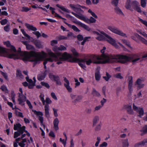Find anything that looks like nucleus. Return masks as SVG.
<instances>
[{"label":"nucleus","instance_id":"nucleus-18","mask_svg":"<svg viewBox=\"0 0 147 147\" xmlns=\"http://www.w3.org/2000/svg\"><path fill=\"white\" fill-rule=\"evenodd\" d=\"M21 139V138H19L16 139V142L18 143V145L21 147H24L25 145L27 144L28 145V143L27 142L26 139V138L23 139L22 140L19 142H18L20 141V139Z\"/></svg>","mask_w":147,"mask_h":147},{"label":"nucleus","instance_id":"nucleus-49","mask_svg":"<svg viewBox=\"0 0 147 147\" xmlns=\"http://www.w3.org/2000/svg\"><path fill=\"white\" fill-rule=\"evenodd\" d=\"M114 76L116 78L122 79L123 78V77L122 76L121 74V73H118L115 74Z\"/></svg>","mask_w":147,"mask_h":147},{"label":"nucleus","instance_id":"nucleus-22","mask_svg":"<svg viewBox=\"0 0 147 147\" xmlns=\"http://www.w3.org/2000/svg\"><path fill=\"white\" fill-rule=\"evenodd\" d=\"M124 107L126 109L127 112L129 114L133 115L134 113V112L132 109V107L131 105H124Z\"/></svg>","mask_w":147,"mask_h":147},{"label":"nucleus","instance_id":"nucleus-46","mask_svg":"<svg viewBox=\"0 0 147 147\" xmlns=\"http://www.w3.org/2000/svg\"><path fill=\"white\" fill-rule=\"evenodd\" d=\"M63 80L64 82V86H65L70 85V83L69 81L65 77H63Z\"/></svg>","mask_w":147,"mask_h":147},{"label":"nucleus","instance_id":"nucleus-60","mask_svg":"<svg viewBox=\"0 0 147 147\" xmlns=\"http://www.w3.org/2000/svg\"><path fill=\"white\" fill-rule=\"evenodd\" d=\"M10 29V27L9 25H7L4 27V30L5 32H9Z\"/></svg>","mask_w":147,"mask_h":147},{"label":"nucleus","instance_id":"nucleus-52","mask_svg":"<svg viewBox=\"0 0 147 147\" xmlns=\"http://www.w3.org/2000/svg\"><path fill=\"white\" fill-rule=\"evenodd\" d=\"M88 12L90 13L92 16L95 18H97V16L93 12L91 9H89L88 11Z\"/></svg>","mask_w":147,"mask_h":147},{"label":"nucleus","instance_id":"nucleus-25","mask_svg":"<svg viewBox=\"0 0 147 147\" xmlns=\"http://www.w3.org/2000/svg\"><path fill=\"white\" fill-rule=\"evenodd\" d=\"M70 51L72 53L73 55L75 57L73 58V62H75L74 61V59L75 58H77V57L79 56V53L77 52L76 49L74 48H71L70 49Z\"/></svg>","mask_w":147,"mask_h":147},{"label":"nucleus","instance_id":"nucleus-40","mask_svg":"<svg viewBox=\"0 0 147 147\" xmlns=\"http://www.w3.org/2000/svg\"><path fill=\"white\" fill-rule=\"evenodd\" d=\"M137 32L147 38V34L145 32L141 30H137Z\"/></svg>","mask_w":147,"mask_h":147},{"label":"nucleus","instance_id":"nucleus-43","mask_svg":"<svg viewBox=\"0 0 147 147\" xmlns=\"http://www.w3.org/2000/svg\"><path fill=\"white\" fill-rule=\"evenodd\" d=\"M44 95L43 94H41L40 95V100L42 102L43 105H45V100L44 99Z\"/></svg>","mask_w":147,"mask_h":147},{"label":"nucleus","instance_id":"nucleus-45","mask_svg":"<svg viewBox=\"0 0 147 147\" xmlns=\"http://www.w3.org/2000/svg\"><path fill=\"white\" fill-rule=\"evenodd\" d=\"M0 88L5 93H8V90L6 86L5 85H3L1 86Z\"/></svg>","mask_w":147,"mask_h":147},{"label":"nucleus","instance_id":"nucleus-64","mask_svg":"<svg viewBox=\"0 0 147 147\" xmlns=\"http://www.w3.org/2000/svg\"><path fill=\"white\" fill-rule=\"evenodd\" d=\"M139 20L141 23L145 25L146 26H147V21L145 20H144L140 18H139Z\"/></svg>","mask_w":147,"mask_h":147},{"label":"nucleus","instance_id":"nucleus-39","mask_svg":"<svg viewBox=\"0 0 147 147\" xmlns=\"http://www.w3.org/2000/svg\"><path fill=\"white\" fill-rule=\"evenodd\" d=\"M102 127V123L100 122L97 125H96L94 129L96 131H100Z\"/></svg>","mask_w":147,"mask_h":147},{"label":"nucleus","instance_id":"nucleus-8","mask_svg":"<svg viewBox=\"0 0 147 147\" xmlns=\"http://www.w3.org/2000/svg\"><path fill=\"white\" fill-rule=\"evenodd\" d=\"M94 55L92 56L91 57L90 59H82L75 58L74 59V61L75 62L78 63L79 65L84 69L86 68L85 63L88 65H90L91 63L94 62L92 59V57Z\"/></svg>","mask_w":147,"mask_h":147},{"label":"nucleus","instance_id":"nucleus-61","mask_svg":"<svg viewBox=\"0 0 147 147\" xmlns=\"http://www.w3.org/2000/svg\"><path fill=\"white\" fill-rule=\"evenodd\" d=\"M69 92H72V88L70 87V85L65 86Z\"/></svg>","mask_w":147,"mask_h":147},{"label":"nucleus","instance_id":"nucleus-29","mask_svg":"<svg viewBox=\"0 0 147 147\" xmlns=\"http://www.w3.org/2000/svg\"><path fill=\"white\" fill-rule=\"evenodd\" d=\"M56 6L63 11L68 13H69L70 12V11L69 9L66 8L63 6L59 4H57Z\"/></svg>","mask_w":147,"mask_h":147},{"label":"nucleus","instance_id":"nucleus-38","mask_svg":"<svg viewBox=\"0 0 147 147\" xmlns=\"http://www.w3.org/2000/svg\"><path fill=\"white\" fill-rule=\"evenodd\" d=\"M24 131H22V132H19V131H15L14 133V138H16L20 136L21 134L23 133Z\"/></svg>","mask_w":147,"mask_h":147},{"label":"nucleus","instance_id":"nucleus-62","mask_svg":"<svg viewBox=\"0 0 147 147\" xmlns=\"http://www.w3.org/2000/svg\"><path fill=\"white\" fill-rule=\"evenodd\" d=\"M8 20L6 19L2 20L0 21L1 24L2 25H5L7 22Z\"/></svg>","mask_w":147,"mask_h":147},{"label":"nucleus","instance_id":"nucleus-41","mask_svg":"<svg viewBox=\"0 0 147 147\" xmlns=\"http://www.w3.org/2000/svg\"><path fill=\"white\" fill-rule=\"evenodd\" d=\"M100 77L101 76L100 72L99 71H98L95 74V79L96 81H98L100 80Z\"/></svg>","mask_w":147,"mask_h":147},{"label":"nucleus","instance_id":"nucleus-37","mask_svg":"<svg viewBox=\"0 0 147 147\" xmlns=\"http://www.w3.org/2000/svg\"><path fill=\"white\" fill-rule=\"evenodd\" d=\"M122 41L124 44L127 45L131 49H132V47L130 46V43L129 41L125 39L122 40Z\"/></svg>","mask_w":147,"mask_h":147},{"label":"nucleus","instance_id":"nucleus-24","mask_svg":"<svg viewBox=\"0 0 147 147\" xmlns=\"http://www.w3.org/2000/svg\"><path fill=\"white\" fill-rule=\"evenodd\" d=\"M26 79L27 81L29 83L28 85V88L30 89L33 88L35 85V83H33V81L31 79H29L28 76L26 77Z\"/></svg>","mask_w":147,"mask_h":147},{"label":"nucleus","instance_id":"nucleus-57","mask_svg":"<svg viewBox=\"0 0 147 147\" xmlns=\"http://www.w3.org/2000/svg\"><path fill=\"white\" fill-rule=\"evenodd\" d=\"M51 45L52 46H54L58 43V41L57 40H53L51 41Z\"/></svg>","mask_w":147,"mask_h":147},{"label":"nucleus","instance_id":"nucleus-5","mask_svg":"<svg viewBox=\"0 0 147 147\" xmlns=\"http://www.w3.org/2000/svg\"><path fill=\"white\" fill-rule=\"evenodd\" d=\"M3 43L7 47L9 48L10 49L9 51L7 50L4 48L0 47V55L1 54H3L4 57L10 59L19 58V56L16 54V50L15 47L11 45L9 41L4 42Z\"/></svg>","mask_w":147,"mask_h":147},{"label":"nucleus","instance_id":"nucleus-17","mask_svg":"<svg viewBox=\"0 0 147 147\" xmlns=\"http://www.w3.org/2000/svg\"><path fill=\"white\" fill-rule=\"evenodd\" d=\"M127 82L128 84V89L130 92L133 91V78L132 76L128 77Z\"/></svg>","mask_w":147,"mask_h":147},{"label":"nucleus","instance_id":"nucleus-42","mask_svg":"<svg viewBox=\"0 0 147 147\" xmlns=\"http://www.w3.org/2000/svg\"><path fill=\"white\" fill-rule=\"evenodd\" d=\"M16 76L17 77L20 78H23V76L22 74L21 71L19 70H17Z\"/></svg>","mask_w":147,"mask_h":147},{"label":"nucleus","instance_id":"nucleus-28","mask_svg":"<svg viewBox=\"0 0 147 147\" xmlns=\"http://www.w3.org/2000/svg\"><path fill=\"white\" fill-rule=\"evenodd\" d=\"M99 120V117L98 116H96L93 119V126H95Z\"/></svg>","mask_w":147,"mask_h":147},{"label":"nucleus","instance_id":"nucleus-19","mask_svg":"<svg viewBox=\"0 0 147 147\" xmlns=\"http://www.w3.org/2000/svg\"><path fill=\"white\" fill-rule=\"evenodd\" d=\"M25 127L23 126L21 127V125L20 123H17L14 125V129L15 130H18L19 132L25 131Z\"/></svg>","mask_w":147,"mask_h":147},{"label":"nucleus","instance_id":"nucleus-21","mask_svg":"<svg viewBox=\"0 0 147 147\" xmlns=\"http://www.w3.org/2000/svg\"><path fill=\"white\" fill-rule=\"evenodd\" d=\"M59 123V119L57 118H55L53 121V128L56 131L59 129L58 127Z\"/></svg>","mask_w":147,"mask_h":147},{"label":"nucleus","instance_id":"nucleus-15","mask_svg":"<svg viewBox=\"0 0 147 147\" xmlns=\"http://www.w3.org/2000/svg\"><path fill=\"white\" fill-rule=\"evenodd\" d=\"M144 81V79L142 78H138L135 82V85H137V87L139 89L144 87L145 84L142 83Z\"/></svg>","mask_w":147,"mask_h":147},{"label":"nucleus","instance_id":"nucleus-12","mask_svg":"<svg viewBox=\"0 0 147 147\" xmlns=\"http://www.w3.org/2000/svg\"><path fill=\"white\" fill-rule=\"evenodd\" d=\"M135 37L138 40L142 42L147 45V40L144 38L140 36L138 34L136 33H134V35L131 36V38L133 40L136 41L137 42H139L138 41L136 40Z\"/></svg>","mask_w":147,"mask_h":147},{"label":"nucleus","instance_id":"nucleus-11","mask_svg":"<svg viewBox=\"0 0 147 147\" xmlns=\"http://www.w3.org/2000/svg\"><path fill=\"white\" fill-rule=\"evenodd\" d=\"M140 131L143 132V134H145L147 132V125H145L142 129L140 130ZM147 143V139L144 140L143 141L138 142L135 145V147H139L144 145L146 143Z\"/></svg>","mask_w":147,"mask_h":147},{"label":"nucleus","instance_id":"nucleus-14","mask_svg":"<svg viewBox=\"0 0 147 147\" xmlns=\"http://www.w3.org/2000/svg\"><path fill=\"white\" fill-rule=\"evenodd\" d=\"M133 108L134 110L139 114L138 116L141 117L144 114V112L142 107H138L136 106L134 104L133 105Z\"/></svg>","mask_w":147,"mask_h":147},{"label":"nucleus","instance_id":"nucleus-58","mask_svg":"<svg viewBox=\"0 0 147 147\" xmlns=\"http://www.w3.org/2000/svg\"><path fill=\"white\" fill-rule=\"evenodd\" d=\"M33 33L36 35L38 38L41 36V35L39 31H36L33 32Z\"/></svg>","mask_w":147,"mask_h":147},{"label":"nucleus","instance_id":"nucleus-2","mask_svg":"<svg viewBox=\"0 0 147 147\" xmlns=\"http://www.w3.org/2000/svg\"><path fill=\"white\" fill-rule=\"evenodd\" d=\"M47 52L50 57L45 58L44 60L43 64L44 68L45 69L47 68L46 65L48 62H52L54 61H57V63L59 65L62 63L63 61L72 57L71 54L66 52H64L62 55H61L59 53H54L49 49H47Z\"/></svg>","mask_w":147,"mask_h":147},{"label":"nucleus","instance_id":"nucleus-10","mask_svg":"<svg viewBox=\"0 0 147 147\" xmlns=\"http://www.w3.org/2000/svg\"><path fill=\"white\" fill-rule=\"evenodd\" d=\"M46 104L45 105V117L47 118H49L50 117V114L49 113V104L51 103L52 102L51 100L48 97L46 98L45 100V102Z\"/></svg>","mask_w":147,"mask_h":147},{"label":"nucleus","instance_id":"nucleus-27","mask_svg":"<svg viewBox=\"0 0 147 147\" xmlns=\"http://www.w3.org/2000/svg\"><path fill=\"white\" fill-rule=\"evenodd\" d=\"M46 74L45 72L39 74L37 76V79L39 81L43 80L45 78Z\"/></svg>","mask_w":147,"mask_h":147},{"label":"nucleus","instance_id":"nucleus-26","mask_svg":"<svg viewBox=\"0 0 147 147\" xmlns=\"http://www.w3.org/2000/svg\"><path fill=\"white\" fill-rule=\"evenodd\" d=\"M64 22L69 27L71 28L73 30L76 32H79L80 30L74 25H72L70 24H68L65 21H64Z\"/></svg>","mask_w":147,"mask_h":147},{"label":"nucleus","instance_id":"nucleus-53","mask_svg":"<svg viewBox=\"0 0 147 147\" xmlns=\"http://www.w3.org/2000/svg\"><path fill=\"white\" fill-rule=\"evenodd\" d=\"M40 84L42 86H44L48 88H49L50 87L49 85L47 83L42 82H41Z\"/></svg>","mask_w":147,"mask_h":147},{"label":"nucleus","instance_id":"nucleus-7","mask_svg":"<svg viewBox=\"0 0 147 147\" xmlns=\"http://www.w3.org/2000/svg\"><path fill=\"white\" fill-rule=\"evenodd\" d=\"M120 63L127 64L128 62H131L133 64H135L141 61L139 55L137 54L131 55H121Z\"/></svg>","mask_w":147,"mask_h":147},{"label":"nucleus","instance_id":"nucleus-32","mask_svg":"<svg viewBox=\"0 0 147 147\" xmlns=\"http://www.w3.org/2000/svg\"><path fill=\"white\" fill-rule=\"evenodd\" d=\"M15 96L16 94L14 93V91L11 90V93L10 97L11 98V99L12 101L14 104H16V102L15 100Z\"/></svg>","mask_w":147,"mask_h":147},{"label":"nucleus","instance_id":"nucleus-44","mask_svg":"<svg viewBox=\"0 0 147 147\" xmlns=\"http://www.w3.org/2000/svg\"><path fill=\"white\" fill-rule=\"evenodd\" d=\"M111 77V76L108 73L106 72V76H103V78L106 81H107Z\"/></svg>","mask_w":147,"mask_h":147},{"label":"nucleus","instance_id":"nucleus-30","mask_svg":"<svg viewBox=\"0 0 147 147\" xmlns=\"http://www.w3.org/2000/svg\"><path fill=\"white\" fill-rule=\"evenodd\" d=\"M34 44L36 47L40 49L43 47V45L42 44L41 42L38 40H36L34 42Z\"/></svg>","mask_w":147,"mask_h":147},{"label":"nucleus","instance_id":"nucleus-3","mask_svg":"<svg viewBox=\"0 0 147 147\" xmlns=\"http://www.w3.org/2000/svg\"><path fill=\"white\" fill-rule=\"evenodd\" d=\"M120 55H112L108 54H102L100 55H94L92 57L94 63L106 64L115 62L120 63Z\"/></svg>","mask_w":147,"mask_h":147},{"label":"nucleus","instance_id":"nucleus-16","mask_svg":"<svg viewBox=\"0 0 147 147\" xmlns=\"http://www.w3.org/2000/svg\"><path fill=\"white\" fill-rule=\"evenodd\" d=\"M26 97L25 95L20 94H18V100L19 102V104L20 105L22 106L24 105V102L26 101Z\"/></svg>","mask_w":147,"mask_h":147},{"label":"nucleus","instance_id":"nucleus-48","mask_svg":"<svg viewBox=\"0 0 147 147\" xmlns=\"http://www.w3.org/2000/svg\"><path fill=\"white\" fill-rule=\"evenodd\" d=\"M21 31L23 34L28 39H29L30 38V36L27 34L26 33V32L24 31V30L23 29H21Z\"/></svg>","mask_w":147,"mask_h":147},{"label":"nucleus","instance_id":"nucleus-47","mask_svg":"<svg viewBox=\"0 0 147 147\" xmlns=\"http://www.w3.org/2000/svg\"><path fill=\"white\" fill-rule=\"evenodd\" d=\"M146 0H140V4L141 6L143 8H144L146 6Z\"/></svg>","mask_w":147,"mask_h":147},{"label":"nucleus","instance_id":"nucleus-59","mask_svg":"<svg viewBox=\"0 0 147 147\" xmlns=\"http://www.w3.org/2000/svg\"><path fill=\"white\" fill-rule=\"evenodd\" d=\"M54 80L56 81V83L57 84L60 85L61 84V83L59 79V77L58 76L56 77V78Z\"/></svg>","mask_w":147,"mask_h":147},{"label":"nucleus","instance_id":"nucleus-23","mask_svg":"<svg viewBox=\"0 0 147 147\" xmlns=\"http://www.w3.org/2000/svg\"><path fill=\"white\" fill-rule=\"evenodd\" d=\"M25 26L29 30L35 31L37 30V28L36 27H34L32 25L25 23Z\"/></svg>","mask_w":147,"mask_h":147},{"label":"nucleus","instance_id":"nucleus-63","mask_svg":"<svg viewBox=\"0 0 147 147\" xmlns=\"http://www.w3.org/2000/svg\"><path fill=\"white\" fill-rule=\"evenodd\" d=\"M52 49L53 51L55 52H57L59 51V47L57 46H54L53 47Z\"/></svg>","mask_w":147,"mask_h":147},{"label":"nucleus","instance_id":"nucleus-13","mask_svg":"<svg viewBox=\"0 0 147 147\" xmlns=\"http://www.w3.org/2000/svg\"><path fill=\"white\" fill-rule=\"evenodd\" d=\"M34 112V114L38 116V118L39 121H40L41 125L42 126L44 129L45 128V125L43 124V118L42 117L43 113L40 111H37L36 110H32Z\"/></svg>","mask_w":147,"mask_h":147},{"label":"nucleus","instance_id":"nucleus-51","mask_svg":"<svg viewBox=\"0 0 147 147\" xmlns=\"http://www.w3.org/2000/svg\"><path fill=\"white\" fill-rule=\"evenodd\" d=\"M134 9L137 12L139 13H141L142 12V11L140 5Z\"/></svg>","mask_w":147,"mask_h":147},{"label":"nucleus","instance_id":"nucleus-20","mask_svg":"<svg viewBox=\"0 0 147 147\" xmlns=\"http://www.w3.org/2000/svg\"><path fill=\"white\" fill-rule=\"evenodd\" d=\"M74 22L76 24L80 26L88 31H90V28L88 26L82 23L79 21L76 20L74 21Z\"/></svg>","mask_w":147,"mask_h":147},{"label":"nucleus","instance_id":"nucleus-1","mask_svg":"<svg viewBox=\"0 0 147 147\" xmlns=\"http://www.w3.org/2000/svg\"><path fill=\"white\" fill-rule=\"evenodd\" d=\"M16 54L19 56V58L13 59H22L24 61H29L34 62L35 64L39 63L40 62L46 58L47 53L44 51L40 52L35 53L32 51L30 53L26 52H21V49L19 48Z\"/></svg>","mask_w":147,"mask_h":147},{"label":"nucleus","instance_id":"nucleus-54","mask_svg":"<svg viewBox=\"0 0 147 147\" xmlns=\"http://www.w3.org/2000/svg\"><path fill=\"white\" fill-rule=\"evenodd\" d=\"M31 9L30 8H29L26 7H22V11L23 12H27Z\"/></svg>","mask_w":147,"mask_h":147},{"label":"nucleus","instance_id":"nucleus-35","mask_svg":"<svg viewBox=\"0 0 147 147\" xmlns=\"http://www.w3.org/2000/svg\"><path fill=\"white\" fill-rule=\"evenodd\" d=\"M139 5V2L136 1H134L131 3L132 7L134 9Z\"/></svg>","mask_w":147,"mask_h":147},{"label":"nucleus","instance_id":"nucleus-6","mask_svg":"<svg viewBox=\"0 0 147 147\" xmlns=\"http://www.w3.org/2000/svg\"><path fill=\"white\" fill-rule=\"evenodd\" d=\"M92 33L95 35H97L96 38L99 41L103 40L105 39V37L106 38L107 40L110 44L115 47L116 48L118 49L119 46L117 45L116 41L113 38L102 31L98 30V32L93 31Z\"/></svg>","mask_w":147,"mask_h":147},{"label":"nucleus","instance_id":"nucleus-9","mask_svg":"<svg viewBox=\"0 0 147 147\" xmlns=\"http://www.w3.org/2000/svg\"><path fill=\"white\" fill-rule=\"evenodd\" d=\"M107 28L112 32L119 35L127 37L125 34L119 29L117 28L113 25H109L107 26Z\"/></svg>","mask_w":147,"mask_h":147},{"label":"nucleus","instance_id":"nucleus-4","mask_svg":"<svg viewBox=\"0 0 147 147\" xmlns=\"http://www.w3.org/2000/svg\"><path fill=\"white\" fill-rule=\"evenodd\" d=\"M69 6L72 10L77 13H76L72 12H71V13L78 19L88 23L95 22L96 20L92 17L89 19L82 14V13H84V11L82 9H86L85 6L78 4H70Z\"/></svg>","mask_w":147,"mask_h":147},{"label":"nucleus","instance_id":"nucleus-56","mask_svg":"<svg viewBox=\"0 0 147 147\" xmlns=\"http://www.w3.org/2000/svg\"><path fill=\"white\" fill-rule=\"evenodd\" d=\"M15 113L16 114V115L21 117L23 118L24 117V116L23 115V114L22 113L20 112L19 111H18L16 110L15 111Z\"/></svg>","mask_w":147,"mask_h":147},{"label":"nucleus","instance_id":"nucleus-33","mask_svg":"<svg viewBox=\"0 0 147 147\" xmlns=\"http://www.w3.org/2000/svg\"><path fill=\"white\" fill-rule=\"evenodd\" d=\"M122 142L123 147H128L129 144L127 139L123 140Z\"/></svg>","mask_w":147,"mask_h":147},{"label":"nucleus","instance_id":"nucleus-50","mask_svg":"<svg viewBox=\"0 0 147 147\" xmlns=\"http://www.w3.org/2000/svg\"><path fill=\"white\" fill-rule=\"evenodd\" d=\"M49 77L51 80H55L56 77H58V76H55L52 74L50 73L49 74Z\"/></svg>","mask_w":147,"mask_h":147},{"label":"nucleus","instance_id":"nucleus-36","mask_svg":"<svg viewBox=\"0 0 147 147\" xmlns=\"http://www.w3.org/2000/svg\"><path fill=\"white\" fill-rule=\"evenodd\" d=\"M92 93L94 96L97 97H100V94L94 88H93Z\"/></svg>","mask_w":147,"mask_h":147},{"label":"nucleus","instance_id":"nucleus-34","mask_svg":"<svg viewBox=\"0 0 147 147\" xmlns=\"http://www.w3.org/2000/svg\"><path fill=\"white\" fill-rule=\"evenodd\" d=\"M115 12L121 16H123L124 14L121 10L118 7H116L115 8Z\"/></svg>","mask_w":147,"mask_h":147},{"label":"nucleus","instance_id":"nucleus-31","mask_svg":"<svg viewBox=\"0 0 147 147\" xmlns=\"http://www.w3.org/2000/svg\"><path fill=\"white\" fill-rule=\"evenodd\" d=\"M131 4H130V0H127L125 5L126 8L128 9L131 10Z\"/></svg>","mask_w":147,"mask_h":147},{"label":"nucleus","instance_id":"nucleus-55","mask_svg":"<svg viewBox=\"0 0 147 147\" xmlns=\"http://www.w3.org/2000/svg\"><path fill=\"white\" fill-rule=\"evenodd\" d=\"M74 80L75 82L76 83L75 84V87L76 88L80 85V82L78 81V80L76 78H74Z\"/></svg>","mask_w":147,"mask_h":147}]
</instances>
